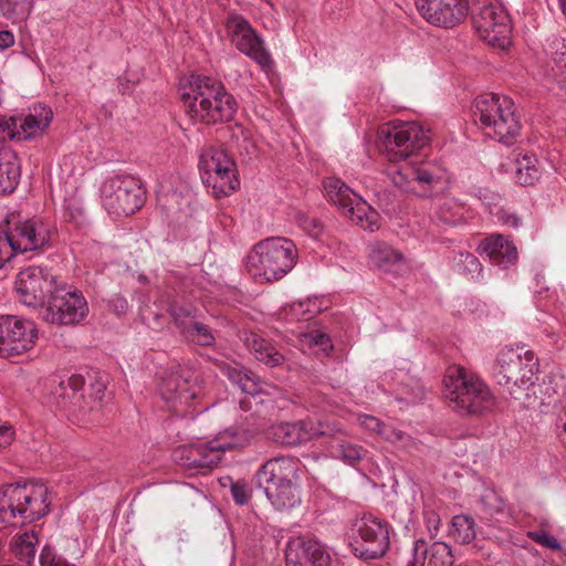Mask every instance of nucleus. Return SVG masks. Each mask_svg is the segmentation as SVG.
<instances>
[{
	"mask_svg": "<svg viewBox=\"0 0 566 566\" xmlns=\"http://www.w3.org/2000/svg\"><path fill=\"white\" fill-rule=\"evenodd\" d=\"M180 99L186 113L206 125L232 120L238 103L223 85L203 75H191L180 83Z\"/></svg>",
	"mask_w": 566,
	"mask_h": 566,
	"instance_id": "obj_1",
	"label": "nucleus"
},
{
	"mask_svg": "<svg viewBox=\"0 0 566 566\" xmlns=\"http://www.w3.org/2000/svg\"><path fill=\"white\" fill-rule=\"evenodd\" d=\"M443 396L460 416H482L495 405L488 385L464 367H448L443 377Z\"/></svg>",
	"mask_w": 566,
	"mask_h": 566,
	"instance_id": "obj_2",
	"label": "nucleus"
},
{
	"mask_svg": "<svg viewBox=\"0 0 566 566\" xmlns=\"http://www.w3.org/2000/svg\"><path fill=\"white\" fill-rule=\"evenodd\" d=\"M49 511L48 488L43 483L24 481L0 489V514L4 522L31 524L44 517Z\"/></svg>",
	"mask_w": 566,
	"mask_h": 566,
	"instance_id": "obj_3",
	"label": "nucleus"
},
{
	"mask_svg": "<svg viewBox=\"0 0 566 566\" xmlns=\"http://www.w3.org/2000/svg\"><path fill=\"white\" fill-rule=\"evenodd\" d=\"M297 250L293 241L285 238H268L256 243L247 256L245 268L259 282L281 280L294 266Z\"/></svg>",
	"mask_w": 566,
	"mask_h": 566,
	"instance_id": "obj_4",
	"label": "nucleus"
},
{
	"mask_svg": "<svg viewBox=\"0 0 566 566\" xmlns=\"http://www.w3.org/2000/svg\"><path fill=\"white\" fill-rule=\"evenodd\" d=\"M472 116L485 136L507 145L521 129L514 103L506 96L494 93L478 96L472 104Z\"/></svg>",
	"mask_w": 566,
	"mask_h": 566,
	"instance_id": "obj_5",
	"label": "nucleus"
},
{
	"mask_svg": "<svg viewBox=\"0 0 566 566\" xmlns=\"http://www.w3.org/2000/svg\"><path fill=\"white\" fill-rule=\"evenodd\" d=\"M297 461L292 457H276L268 460L258 471L256 480L272 505L279 510H287L300 504L296 489Z\"/></svg>",
	"mask_w": 566,
	"mask_h": 566,
	"instance_id": "obj_6",
	"label": "nucleus"
},
{
	"mask_svg": "<svg viewBox=\"0 0 566 566\" xmlns=\"http://www.w3.org/2000/svg\"><path fill=\"white\" fill-rule=\"evenodd\" d=\"M252 436L247 429H227L207 443L176 448L172 457L176 463L187 469L211 470L221 462L227 450L247 444Z\"/></svg>",
	"mask_w": 566,
	"mask_h": 566,
	"instance_id": "obj_7",
	"label": "nucleus"
},
{
	"mask_svg": "<svg viewBox=\"0 0 566 566\" xmlns=\"http://www.w3.org/2000/svg\"><path fill=\"white\" fill-rule=\"evenodd\" d=\"M538 371V358L524 347H505L496 356L494 377L497 384L517 398V390L533 385L532 378Z\"/></svg>",
	"mask_w": 566,
	"mask_h": 566,
	"instance_id": "obj_8",
	"label": "nucleus"
},
{
	"mask_svg": "<svg viewBox=\"0 0 566 566\" xmlns=\"http://www.w3.org/2000/svg\"><path fill=\"white\" fill-rule=\"evenodd\" d=\"M379 148L389 161L406 160L429 143L428 135L416 122L382 127L378 132Z\"/></svg>",
	"mask_w": 566,
	"mask_h": 566,
	"instance_id": "obj_9",
	"label": "nucleus"
},
{
	"mask_svg": "<svg viewBox=\"0 0 566 566\" xmlns=\"http://www.w3.org/2000/svg\"><path fill=\"white\" fill-rule=\"evenodd\" d=\"M203 182L211 187L216 197L229 196L239 187L235 164L221 148L210 147L199 160Z\"/></svg>",
	"mask_w": 566,
	"mask_h": 566,
	"instance_id": "obj_10",
	"label": "nucleus"
},
{
	"mask_svg": "<svg viewBox=\"0 0 566 566\" xmlns=\"http://www.w3.org/2000/svg\"><path fill=\"white\" fill-rule=\"evenodd\" d=\"M103 203L109 213L129 216L144 205V190L138 179L128 175H116L105 181Z\"/></svg>",
	"mask_w": 566,
	"mask_h": 566,
	"instance_id": "obj_11",
	"label": "nucleus"
},
{
	"mask_svg": "<svg viewBox=\"0 0 566 566\" xmlns=\"http://www.w3.org/2000/svg\"><path fill=\"white\" fill-rule=\"evenodd\" d=\"M87 312V303L81 294L65 286H57L48 298L43 318L52 324L74 325L80 323Z\"/></svg>",
	"mask_w": 566,
	"mask_h": 566,
	"instance_id": "obj_12",
	"label": "nucleus"
},
{
	"mask_svg": "<svg viewBox=\"0 0 566 566\" xmlns=\"http://www.w3.org/2000/svg\"><path fill=\"white\" fill-rule=\"evenodd\" d=\"M32 322L14 316H0V356L13 358L30 350L36 338Z\"/></svg>",
	"mask_w": 566,
	"mask_h": 566,
	"instance_id": "obj_13",
	"label": "nucleus"
},
{
	"mask_svg": "<svg viewBox=\"0 0 566 566\" xmlns=\"http://www.w3.org/2000/svg\"><path fill=\"white\" fill-rule=\"evenodd\" d=\"M357 537L350 543L355 556L361 559H376L385 555L389 547V531L376 517H364L357 526Z\"/></svg>",
	"mask_w": 566,
	"mask_h": 566,
	"instance_id": "obj_14",
	"label": "nucleus"
},
{
	"mask_svg": "<svg viewBox=\"0 0 566 566\" xmlns=\"http://www.w3.org/2000/svg\"><path fill=\"white\" fill-rule=\"evenodd\" d=\"M472 21L476 32L490 45L502 50L510 45V18L502 8L483 6Z\"/></svg>",
	"mask_w": 566,
	"mask_h": 566,
	"instance_id": "obj_15",
	"label": "nucleus"
},
{
	"mask_svg": "<svg viewBox=\"0 0 566 566\" xmlns=\"http://www.w3.org/2000/svg\"><path fill=\"white\" fill-rule=\"evenodd\" d=\"M55 284L54 276L38 266L22 270L15 281V290L20 301L28 306H42L50 297Z\"/></svg>",
	"mask_w": 566,
	"mask_h": 566,
	"instance_id": "obj_16",
	"label": "nucleus"
},
{
	"mask_svg": "<svg viewBox=\"0 0 566 566\" xmlns=\"http://www.w3.org/2000/svg\"><path fill=\"white\" fill-rule=\"evenodd\" d=\"M419 14L430 24L453 28L467 15L468 0H415Z\"/></svg>",
	"mask_w": 566,
	"mask_h": 566,
	"instance_id": "obj_17",
	"label": "nucleus"
},
{
	"mask_svg": "<svg viewBox=\"0 0 566 566\" xmlns=\"http://www.w3.org/2000/svg\"><path fill=\"white\" fill-rule=\"evenodd\" d=\"M52 232L41 220H25L14 224L7 232L11 249L17 252L35 251L44 248L51 240Z\"/></svg>",
	"mask_w": 566,
	"mask_h": 566,
	"instance_id": "obj_18",
	"label": "nucleus"
},
{
	"mask_svg": "<svg viewBox=\"0 0 566 566\" xmlns=\"http://www.w3.org/2000/svg\"><path fill=\"white\" fill-rule=\"evenodd\" d=\"M84 384L83 376L72 375L67 380H62L54 391L57 407L78 420H84L85 416L93 410V406L82 392Z\"/></svg>",
	"mask_w": 566,
	"mask_h": 566,
	"instance_id": "obj_19",
	"label": "nucleus"
},
{
	"mask_svg": "<svg viewBox=\"0 0 566 566\" xmlns=\"http://www.w3.org/2000/svg\"><path fill=\"white\" fill-rule=\"evenodd\" d=\"M228 30L232 33V42L238 50L253 59L263 69L271 65L272 60L263 46V41L245 20L229 21Z\"/></svg>",
	"mask_w": 566,
	"mask_h": 566,
	"instance_id": "obj_20",
	"label": "nucleus"
},
{
	"mask_svg": "<svg viewBox=\"0 0 566 566\" xmlns=\"http://www.w3.org/2000/svg\"><path fill=\"white\" fill-rule=\"evenodd\" d=\"M286 566H331L329 554L316 541L294 539L285 549Z\"/></svg>",
	"mask_w": 566,
	"mask_h": 566,
	"instance_id": "obj_21",
	"label": "nucleus"
},
{
	"mask_svg": "<svg viewBox=\"0 0 566 566\" xmlns=\"http://www.w3.org/2000/svg\"><path fill=\"white\" fill-rule=\"evenodd\" d=\"M410 172L415 180V186L417 187L415 195L421 198L437 196L446 188V177L438 168L424 165L411 167Z\"/></svg>",
	"mask_w": 566,
	"mask_h": 566,
	"instance_id": "obj_22",
	"label": "nucleus"
},
{
	"mask_svg": "<svg viewBox=\"0 0 566 566\" xmlns=\"http://www.w3.org/2000/svg\"><path fill=\"white\" fill-rule=\"evenodd\" d=\"M480 248L486 252L490 260L506 269L517 260L516 247L504 235H491L482 241Z\"/></svg>",
	"mask_w": 566,
	"mask_h": 566,
	"instance_id": "obj_23",
	"label": "nucleus"
},
{
	"mask_svg": "<svg viewBox=\"0 0 566 566\" xmlns=\"http://www.w3.org/2000/svg\"><path fill=\"white\" fill-rule=\"evenodd\" d=\"M269 436L276 443L287 447L297 446L313 439L306 421L274 424L270 428Z\"/></svg>",
	"mask_w": 566,
	"mask_h": 566,
	"instance_id": "obj_24",
	"label": "nucleus"
},
{
	"mask_svg": "<svg viewBox=\"0 0 566 566\" xmlns=\"http://www.w3.org/2000/svg\"><path fill=\"white\" fill-rule=\"evenodd\" d=\"M20 179V165L10 147L0 146V193H11Z\"/></svg>",
	"mask_w": 566,
	"mask_h": 566,
	"instance_id": "obj_25",
	"label": "nucleus"
},
{
	"mask_svg": "<svg viewBox=\"0 0 566 566\" xmlns=\"http://www.w3.org/2000/svg\"><path fill=\"white\" fill-rule=\"evenodd\" d=\"M369 260L375 269L384 272H397L403 265L402 253L384 242L371 245Z\"/></svg>",
	"mask_w": 566,
	"mask_h": 566,
	"instance_id": "obj_26",
	"label": "nucleus"
},
{
	"mask_svg": "<svg viewBox=\"0 0 566 566\" xmlns=\"http://www.w3.org/2000/svg\"><path fill=\"white\" fill-rule=\"evenodd\" d=\"M159 391L163 399L166 401H188L196 397V394L190 390L188 379L178 373H170L164 377L159 386Z\"/></svg>",
	"mask_w": 566,
	"mask_h": 566,
	"instance_id": "obj_27",
	"label": "nucleus"
},
{
	"mask_svg": "<svg viewBox=\"0 0 566 566\" xmlns=\"http://www.w3.org/2000/svg\"><path fill=\"white\" fill-rule=\"evenodd\" d=\"M53 119V112L44 104L34 105L30 113L23 118H20L19 127L22 129L23 139L31 138L38 132H43L49 127Z\"/></svg>",
	"mask_w": 566,
	"mask_h": 566,
	"instance_id": "obj_28",
	"label": "nucleus"
},
{
	"mask_svg": "<svg viewBox=\"0 0 566 566\" xmlns=\"http://www.w3.org/2000/svg\"><path fill=\"white\" fill-rule=\"evenodd\" d=\"M245 344L255 358L269 367H276L285 361V357L274 346L255 334L247 337Z\"/></svg>",
	"mask_w": 566,
	"mask_h": 566,
	"instance_id": "obj_29",
	"label": "nucleus"
},
{
	"mask_svg": "<svg viewBox=\"0 0 566 566\" xmlns=\"http://www.w3.org/2000/svg\"><path fill=\"white\" fill-rule=\"evenodd\" d=\"M168 312L171 315L180 335L186 339L192 329V325H196L198 322V311L190 304L181 305L178 303H171Z\"/></svg>",
	"mask_w": 566,
	"mask_h": 566,
	"instance_id": "obj_30",
	"label": "nucleus"
},
{
	"mask_svg": "<svg viewBox=\"0 0 566 566\" xmlns=\"http://www.w3.org/2000/svg\"><path fill=\"white\" fill-rule=\"evenodd\" d=\"M537 164L538 159L533 154H525L521 158H516V181L522 186H533L538 181L541 170Z\"/></svg>",
	"mask_w": 566,
	"mask_h": 566,
	"instance_id": "obj_31",
	"label": "nucleus"
},
{
	"mask_svg": "<svg viewBox=\"0 0 566 566\" xmlns=\"http://www.w3.org/2000/svg\"><path fill=\"white\" fill-rule=\"evenodd\" d=\"M358 421L364 429L371 433L380 436L388 441L397 442L403 439L405 434L402 431L397 430L390 426H387L380 419L374 416L361 415L358 417Z\"/></svg>",
	"mask_w": 566,
	"mask_h": 566,
	"instance_id": "obj_32",
	"label": "nucleus"
},
{
	"mask_svg": "<svg viewBox=\"0 0 566 566\" xmlns=\"http://www.w3.org/2000/svg\"><path fill=\"white\" fill-rule=\"evenodd\" d=\"M450 535L461 545L470 544L476 536L474 520L465 514L453 516Z\"/></svg>",
	"mask_w": 566,
	"mask_h": 566,
	"instance_id": "obj_33",
	"label": "nucleus"
},
{
	"mask_svg": "<svg viewBox=\"0 0 566 566\" xmlns=\"http://www.w3.org/2000/svg\"><path fill=\"white\" fill-rule=\"evenodd\" d=\"M228 376L242 392L255 396L262 391L260 377L251 370L229 369Z\"/></svg>",
	"mask_w": 566,
	"mask_h": 566,
	"instance_id": "obj_34",
	"label": "nucleus"
},
{
	"mask_svg": "<svg viewBox=\"0 0 566 566\" xmlns=\"http://www.w3.org/2000/svg\"><path fill=\"white\" fill-rule=\"evenodd\" d=\"M352 196H356V193L345 182H343L339 195H336V198H333L332 201L339 207L346 217L353 221L356 220L357 223H360V226L365 228L363 224V217L359 213L360 208L358 206L357 208L353 206Z\"/></svg>",
	"mask_w": 566,
	"mask_h": 566,
	"instance_id": "obj_35",
	"label": "nucleus"
},
{
	"mask_svg": "<svg viewBox=\"0 0 566 566\" xmlns=\"http://www.w3.org/2000/svg\"><path fill=\"white\" fill-rule=\"evenodd\" d=\"M38 543L36 534L32 532H25L20 535L14 544L15 556L28 564H30L35 556V545Z\"/></svg>",
	"mask_w": 566,
	"mask_h": 566,
	"instance_id": "obj_36",
	"label": "nucleus"
},
{
	"mask_svg": "<svg viewBox=\"0 0 566 566\" xmlns=\"http://www.w3.org/2000/svg\"><path fill=\"white\" fill-rule=\"evenodd\" d=\"M454 557L451 547L442 542L429 546L428 566H452Z\"/></svg>",
	"mask_w": 566,
	"mask_h": 566,
	"instance_id": "obj_37",
	"label": "nucleus"
},
{
	"mask_svg": "<svg viewBox=\"0 0 566 566\" xmlns=\"http://www.w3.org/2000/svg\"><path fill=\"white\" fill-rule=\"evenodd\" d=\"M333 448L334 455L340 458L348 464H355L356 462H359L366 453L363 447L347 442L345 440H339Z\"/></svg>",
	"mask_w": 566,
	"mask_h": 566,
	"instance_id": "obj_38",
	"label": "nucleus"
},
{
	"mask_svg": "<svg viewBox=\"0 0 566 566\" xmlns=\"http://www.w3.org/2000/svg\"><path fill=\"white\" fill-rule=\"evenodd\" d=\"M458 271L468 279L479 277L482 272V264L479 259L469 252H461L457 261Z\"/></svg>",
	"mask_w": 566,
	"mask_h": 566,
	"instance_id": "obj_39",
	"label": "nucleus"
},
{
	"mask_svg": "<svg viewBox=\"0 0 566 566\" xmlns=\"http://www.w3.org/2000/svg\"><path fill=\"white\" fill-rule=\"evenodd\" d=\"M0 11L7 19L19 20L29 12L28 0H0Z\"/></svg>",
	"mask_w": 566,
	"mask_h": 566,
	"instance_id": "obj_40",
	"label": "nucleus"
},
{
	"mask_svg": "<svg viewBox=\"0 0 566 566\" xmlns=\"http://www.w3.org/2000/svg\"><path fill=\"white\" fill-rule=\"evenodd\" d=\"M410 168L411 167H407L403 170L395 169L389 171L387 175L395 187L403 192L415 193L417 191V187L415 186Z\"/></svg>",
	"mask_w": 566,
	"mask_h": 566,
	"instance_id": "obj_41",
	"label": "nucleus"
},
{
	"mask_svg": "<svg viewBox=\"0 0 566 566\" xmlns=\"http://www.w3.org/2000/svg\"><path fill=\"white\" fill-rule=\"evenodd\" d=\"M308 429L311 431V434H313V439L319 438V437H329L335 439L337 442L345 434L343 428L336 423V422H318L316 428H313L311 423H308Z\"/></svg>",
	"mask_w": 566,
	"mask_h": 566,
	"instance_id": "obj_42",
	"label": "nucleus"
},
{
	"mask_svg": "<svg viewBox=\"0 0 566 566\" xmlns=\"http://www.w3.org/2000/svg\"><path fill=\"white\" fill-rule=\"evenodd\" d=\"M186 339L201 346H210L214 343L211 328L199 321L196 325H192V329Z\"/></svg>",
	"mask_w": 566,
	"mask_h": 566,
	"instance_id": "obj_43",
	"label": "nucleus"
},
{
	"mask_svg": "<svg viewBox=\"0 0 566 566\" xmlns=\"http://www.w3.org/2000/svg\"><path fill=\"white\" fill-rule=\"evenodd\" d=\"M19 124L20 118L18 117L0 118V140L23 139V133Z\"/></svg>",
	"mask_w": 566,
	"mask_h": 566,
	"instance_id": "obj_44",
	"label": "nucleus"
},
{
	"mask_svg": "<svg viewBox=\"0 0 566 566\" xmlns=\"http://www.w3.org/2000/svg\"><path fill=\"white\" fill-rule=\"evenodd\" d=\"M482 510L486 517H494L504 510L503 501L495 493L483 495L481 499Z\"/></svg>",
	"mask_w": 566,
	"mask_h": 566,
	"instance_id": "obj_45",
	"label": "nucleus"
},
{
	"mask_svg": "<svg viewBox=\"0 0 566 566\" xmlns=\"http://www.w3.org/2000/svg\"><path fill=\"white\" fill-rule=\"evenodd\" d=\"M527 536L535 543L553 551H560L562 548L558 539L544 530L528 532Z\"/></svg>",
	"mask_w": 566,
	"mask_h": 566,
	"instance_id": "obj_46",
	"label": "nucleus"
},
{
	"mask_svg": "<svg viewBox=\"0 0 566 566\" xmlns=\"http://www.w3.org/2000/svg\"><path fill=\"white\" fill-rule=\"evenodd\" d=\"M297 222L302 229L313 238H317L323 231V224L317 218L298 214Z\"/></svg>",
	"mask_w": 566,
	"mask_h": 566,
	"instance_id": "obj_47",
	"label": "nucleus"
},
{
	"mask_svg": "<svg viewBox=\"0 0 566 566\" xmlns=\"http://www.w3.org/2000/svg\"><path fill=\"white\" fill-rule=\"evenodd\" d=\"M429 546L423 539H418L413 544V558L408 566H424L428 562Z\"/></svg>",
	"mask_w": 566,
	"mask_h": 566,
	"instance_id": "obj_48",
	"label": "nucleus"
},
{
	"mask_svg": "<svg viewBox=\"0 0 566 566\" xmlns=\"http://www.w3.org/2000/svg\"><path fill=\"white\" fill-rule=\"evenodd\" d=\"M231 494L234 502L239 505L247 504L251 497L248 484L242 481L231 482Z\"/></svg>",
	"mask_w": 566,
	"mask_h": 566,
	"instance_id": "obj_49",
	"label": "nucleus"
},
{
	"mask_svg": "<svg viewBox=\"0 0 566 566\" xmlns=\"http://www.w3.org/2000/svg\"><path fill=\"white\" fill-rule=\"evenodd\" d=\"M40 564L41 566H76L56 556L53 549L49 546H45L42 549L40 555Z\"/></svg>",
	"mask_w": 566,
	"mask_h": 566,
	"instance_id": "obj_50",
	"label": "nucleus"
},
{
	"mask_svg": "<svg viewBox=\"0 0 566 566\" xmlns=\"http://www.w3.org/2000/svg\"><path fill=\"white\" fill-rule=\"evenodd\" d=\"M311 340L314 345L319 346L322 350L328 355L333 350V344L331 337L319 331H313L310 333Z\"/></svg>",
	"mask_w": 566,
	"mask_h": 566,
	"instance_id": "obj_51",
	"label": "nucleus"
},
{
	"mask_svg": "<svg viewBox=\"0 0 566 566\" xmlns=\"http://www.w3.org/2000/svg\"><path fill=\"white\" fill-rule=\"evenodd\" d=\"M342 187H343V181L338 178H327L324 181V188H325L326 193L331 200L333 198H336V195H339Z\"/></svg>",
	"mask_w": 566,
	"mask_h": 566,
	"instance_id": "obj_52",
	"label": "nucleus"
},
{
	"mask_svg": "<svg viewBox=\"0 0 566 566\" xmlns=\"http://www.w3.org/2000/svg\"><path fill=\"white\" fill-rule=\"evenodd\" d=\"M224 133L231 134V139L239 140L242 138L243 140L249 139V132L240 124L229 125L222 129Z\"/></svg>",
	"mask_w": 566,
	"mask_h": 566,
	"instance_id": "obj_53",
	"label": "nucleus"
},
{
	"mask_svg": "<svg viewBox=\"0 0 566 566\" xmlns=\"http://www.w3.org/2000/svg\"><path fill=\"white\" fill-rule=\"evenodd\" d=\"M107 305L109 310H112L114 313L118 315L125 313L128 308L127 301L119 295H116L108 300Z\"/></svg>",
	"mask_w": 566,
	"mask_h": 566,
	"instance_id": "obj_54",
	"label": "nucleus"
},
{
	"mask_svg": "<svg viewBox=\"0 0 566 566\" xmlns=\"http://www.w3.org/2000/svg\"><path fill=\"white\" fill-rule=\"evenodd\" d=\"M106 386L103 381H96L94 385H92L93 392L91 394V398L94 402L101 403L104 394H105Z\"/></svg>",
	"mask_w": 566,
	"mask_h": 566,
	"instance_id": "obj_55",
	"label": "nucleus"
},
{
	"mask_svg": "<svg viewBox=\"0 0 566 566\" xmlns=\"http://www.w3.org/2000/svg\"><path fill=\"white\" fill-rule=\"evenodd\" d=\"M14 36L10 31H0V50H6L13 45Z\"/></svg>",
	"mask_w": 566,
	"mask_h": 566,
	"instance_id": "obj_56",
	"label": "nucleus"
},
{
	"mask_svg": "<svg viewBox=\"0 0 566 566\" xmlns=\"http://www.w3.org/2000/svg\"><path fill=\"white\" fill-rule=\"evenodd\" d=\"M0 434L3 437V441L0 442V444H2V443L9 444L11 442L12 436H13L11 428L1 426Z\"/></svg>",
	"mask_w": 566,
	"mask_h": 566,
	"instance_id": "obj_57",
	"label": "nucleus"
},
{
	"mask_svg": "<svg viewBox=\"0 0 566 566\" xmlns=\"http://www.w3.org/2000/svg\"><path fill=\"white\" fill-rule=\"evenodd\" d=\"M557 427L562 428V431H566V405L563 409V412L558 416Z\"/></svg>",
	"mask_w": 566,
	"mask_h": 566,
	"instance_id": "obj_58",
	"label": "nucleus"
},
{
	"mask_svg": "<svg viewBox=\"0 0 566 566\" xmlns=\"http://www.w3.org/2000/svg\"><path fill=\"white\" fill-rule=\"evenodd\" d=\"M505 223H507L509 226L511 227H518V223H520V219L515 216H511L509 217L506 220H505Z\"/></svg>",
	"mask_w": 566,
	"mask_h": 566,
	"instance_id": "obj_59",
	"label": "nucleus"
},
{
	"mask_svg": "<svg viewBox=\"0 0 566 566\" xmlns=\"http://www.w3.org/2000/svg\"><path fill=\"white\" fill-rule=\"evenodd\" d=\"M427 520L429 523H438L439 516L436 512H429V513H427Z\"/></svg>",
	"mask_w": 566,
	"mask_h": 566,
	"instance_id": "obj_60",
	"label": "nucleus"
},
{
	"mask_svg": "<svg viewBox=\"0 0 566 566\" xmlns=\"http://www.w3.org/2000/svg\"><path fill=\"white\" fill-rule=\"evenodd\" d=\"M562 12L566 15V0H559Z\"/></svg>",
	"mask_w": 566,
	"mask_h": 566,
	"instance_id": "obj_61",
	"label": "nucleus"
},
{
	"mask_svg": "<svg viewBox=\"0 0 566 566\" xmlns=\"http://www.w3.org/2000/svg\"><path fill=\"white\" fill-rule=\"evenodd\" d=\"M558 437L560 441L566 444V431H559Z\"/></svg>",
	"mask_w": 566,
	"mask_h": 566,
	"instance_id": "obj_62",
	"label": "nucleus"
},
{
	"mask_svg": "<svg viewBox=\"0 0 566 566\" xmlns=\"http://www.w3.org/2000/svg\"><path fill=\"white\" fill-rule=\"evenodd\" d=\"M374 226H376V229H378V226L375 222H369V224L367 227L369 228L370 231H374L375 230Z\"/></svg>",
	"mask_w": 566,
	"mask_h": 566,
	"instance_id": "obj_63",
	"label": "nucleus"
}]
</instances>
